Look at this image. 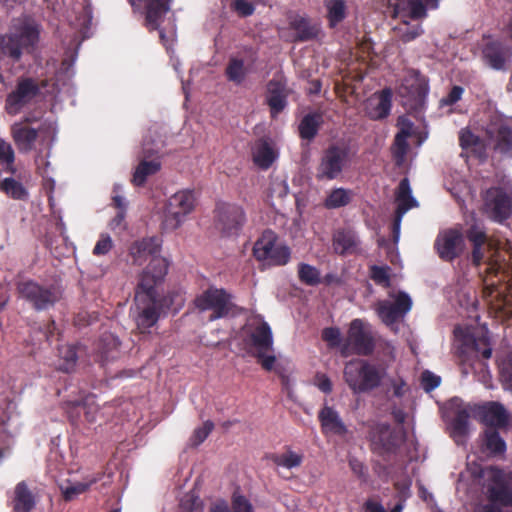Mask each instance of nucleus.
I'll return each mask as SVG.
<instances>
[{
    "mask_svg": "<svg viewBox=\"0 0 512 512\" xmlns=\"http://www.w3.org/2000/svg\"><path fill=\"white\" fill-rule=\"evenodd\" d=\"M464 238L460 230L450 228L439 233L434 242V248L440 259L452 262L464 250Z\"/></svg>",
    "mask_w": 512,
    "mask_h": 512,
    "instance_id": "a211bd4d",
    "label": "nucleus"
},
{
    "mask_svg": "<svg viewBox=\"0 0 512 512\" xmlns=\"http://www.w3.org/2000/svg\"><path fill=\"white\" fill-rule=\"evenodd\" d=\"M464 93V88L458 85H454L447 96L443 97L441 99V105L442 106H453L456 104L459 100H461L462 95Z\"/></svg>",
    "mask_w": 512,
    "mask_h": 512,
    "instance_id": "0e129e2a",
    "label": "nucleus"
},
{
    "mask_svg": "<svg viewBox=\"0 0 512 512\" xmlns=\"http://www.w3.org/2000/svg\"><path fill=\"white\" fill-rule=\"evenodd\" d=\"M441 383V378L434 373L426 370L421 375V384L426 392L436 389Z\"/></svg>",
    "mask_w": 512,
    "mask_h": 512,
    "instance_id": "052dcab7",
    "label": "nucleus"
},
{
    "mask_svg": "<svg viewBox=\"0 0 512 512\" xmlns=\"http://www.w3.org/2000/svg\"><path fill=\"white\" fill-rule=\"evenodd\" d=\"M246 223L242 206L234 203H218L215 209L216 228L224 236H237Z\"/></svg>",
    "mask_w": 512,
    "mask_h": 512,
    "instance_id": "f8f14e48",
    "label": "nucleus"
},
{
    "mask_svg": "<svg viewBox=\"0 0 512 512\" xmlns=\"http://www.w3.org/2000/svg\"><path fill=\"white\" fill-rule=\"evenodd\" d=\"M392 90L384 88L375 97L368 99L365 113L371 120H382L389 116L392 107Z\"/></svg>",
    "mask_w": 512,
    "mask_h": 512,
    "instance_id": "393cba45",
    "label": "nucleus"
},
{
    "mask_svg": "<svg viewBox=\"0 0 512 512\" xmlns=\"http://www.w3.org/2000/svg\"><path fill=\"white\" fill-rule=\"evenodd\" d=\"M169 263L165 258H154L140 275L135 289L136 324L148 330L159 320L167 299L158 293L157 287L164 281Z\"/></svg>",
    "mask_w": 512,
    "mask_h": 512,
    "instance_id": "f257e3e1",
    "label": "nucleus"
},
{
    "mask_svg": "<svg viewBox=\"0 0 512 512\" xmlns=\"http://www.w3.org/2000/svg\"><path fill=\"white\" fill-rule=\"evenodd\" d=\"M475 417L486 428L505 429L509 424V414L503 404L489 401L475 409Z\"/></svg>",
    "mask_w": 512,
    "mask_h": 512,
    "instance_id": "aec40b11",
    "label": "nucleus"
},
{
    "mask_svg": "<svg viewBox=\"0 0 512 512\" xmlns=\"http://www.w3.org/2000/svg\"><path fill=\"white\" fill-rule=\"evenodd\" d=\"M486 134L494 142L495 152L512 156V124L496 120L487 127Z\"/></svg>",
    "mask_w": 512,
    "mask_h": 512,
    "instance_id": "412c9836",
    "label": "nucleus"
},
{
    "mask_svg": "<svg viewBox=\"0 0 512 512\" xmlns=\"http://www.w3.org/2000/svg\"><path fill=\"white\" fill-rule=\"evenodd\" d=\"M17 291L22 299L38 311L53 307L61 298V293L56 286H43L33 280L19 282Z\"/></svg>",
    "mask_w": 512,
    "mask_h": 512,
    "instance_id": "1a4fd4ad",
    "label": "nucleus"
},
{
    "mask_svg": "<svg viewBox=\"0 0 512 512\" xmlns=\"http://www.w3.org/2000/svg\"><path fill=\"white\" fill-rule=\"evenodd\" d=\"M0 190L14 200L26 201L29 198L28 190L21 182L12 177L0 181Z\"/></svg>",
    "mask_w": 512,
    "mask_h": 512,
    "instance_id": "58836bf2",
    "label": "nucleus"
},
{
    "mask_svg": "<svg viewBox=\"0 0 512 512\" xmlns=\"http://www.w3.org/2000/svg\"><path fill=\"white\" fill-rule=\"evenodd\" d=\"M394 16L419 20L427 15L423 0H390Z\"/></svg>",
    "mask_w": 512,
    "mask_h": 512,
    "instance_id": "a878e982",
    "label": "nucleus"
},
{
    "mask_svg": "<svg viewBox=\"0 0 512 512\" xmlns=\"http://www.w3.org/2000/svg\"><path fill=\"white\" fill-rule=\"evenodd\" d=\"M482 451L491 456H501L506 451V443L498 429L486 428L482 435Z\"/></svg>",
    "mask_w": 512,
    "mask_h": 512,
    "instance_id": "c85d7f7f",
    "label": "nucleus"
},
{
    "mask_svg": "<svg viewBox=\"0 0 512 512\" xmlns=\"http://www.w3.org/2000/svg\"><path fill=\"white\" fill-rule=\"evenodd\" d=\"M276 158L273 148L267 141H260L253 152V161L261 169H268Z\"/></svg>",
    "mask_w": 512,
    "mask_h": 512,
    "instance_id": "4c0bfd02",
    "label": "nucleus"
},
{
    "mask_svg": "<svg viewBox=\"0 0 512 512\" xmlns=\"http://www.w3.org/2000/svg\"><path fill=\"white\" fill-rule=\"evenodd\" d=\"M353 193L345 188H334L326 196L323 206L326 209H338L347 206L352 201Z\"/></svg>",
    "mask_w": 512,
    "mask_h": 512,
    "instance_id": "e433bc0d",
    "label": "nucleus"
},
{
    "mask_svg": "<svg viewBox=\"0 0 512 512\" xmlns=\"http://www.w3.org/2000/svg\"><path fill=\"white\" fill-rule=\"evenodd\" d=\"M14 160L15 154L12 146L4 139L0 138V161L7 165V170L11 173L15 171L13 167Z\"/></svg>",
    "mask_w": 512,
    "mask_h": 512,
    "instance_id": "603ef678",
    "label": "nucleus"
},
{
    "mask_svg": "<svg viewBox=\"0 0 512 512\" xmlns=\"http://www.w3.org/2000/svg\"><path fill=\"white\" fill-rule=\"evenodd\" d=\"M231 7L240 17L251 16L255 11L254 5L247 0H234Z\"/></svg>",
    "mask_w": 512,
    "mask_h": 512,
    "instance_id": "680f3d73",
    "label": "nucleus"
},
{
    "mask_svg": "<svg viewBox=\"0 0 512 512\" xmlns=\"http://www.w3.org/2000/svg\"><path fill=\"white\" fill-rule=\"evenodd\" d=\"M35 506V495L28 488L27 483L25 481L17 483L12 498V512H31Z\"/></svg>",
    "mask_w": 512,
    "mask_h": 512,
    "instance_id": "cd10ccee",
    "label": "nucleus"
},
{
    "mask_svg": "<svg viewBox=\"0 0 512 512\" xmlns=\"http://www.w3.org/2000/svg\"><path fill=\"white\" fill-rule=\"evenodd\" d=\"M318 419L324 430H329L337 435H344L347 432L338 412L332 407L324 406L318 414Z\"/></svg>",
    "mask_w": 512,
    "mask_h": 512,
    "instance_id": "7c9ffc66",
    "label": "nucleus"
},
{
    "mask_svg": "<svg viewBox=\"0 0 512 512\" xmlns=\"http://www.w3.org/2000/svg\"><path fill=\"white\" fill-rule=\"evenodd\" d=\"M96 482V479H92L89 482H77L65 488L63 491L64 499L69 501L75 496L86 492L90 486Z\"/></svg>",
    "mask_w": 512,
    "mask_h": 512,
    "instance_id": "4d7b16f0",
    "label": "nucleus"
},
{
    "mask_svg": "<svg viewBox=\"0 0 512 512\" xmlns=\"http://www.w3.org/2000/svg\"><path fill=\"white\" fill-rule=\"evenodd\" d=\"M390 267L373 265L370 267V278L377 284L384 288H390Z\"/></svg>",
    "mask_w": 512,
    "mask_h": 512,
    "instance_id": "8fccbe9b",
    "label": "nucleus"
},
{
    "mask_svg": "<svg viewBox=\"0 0 512 512\" xmlns=\"http://www.w3.org/2000/svg\"><path fill=\"white\" fill-rule=\"evenodd\" d=\"M251 345L259 350H273V335L269 324L265 321L258 324L249 335Z\"/></svg>",
    "mask_w": 512,
    "mask_h": 512,
    "instance_id": "2f4dec72",
    "label": "nucleus"
},
{
    "mask_svg": "<svg viewBox=\"0 0 512 512\" xmlns=\"http://www.w3.org/2000/svg\"><path fill=\"white\" fill-rule=\"evenodd\" d=\"M233 512H254L250 501L243 495L233 494L232 497Z\"/></svg>",
    "mask_w": 512,
    "mask_h": 512,
    "instance_id": "e2e57ef3",
    "label": "nucleus"
},
{
    "mask_svg": "<svg viewBox=\"0 0 512 512\" xmlns=\"http://www.w3.org/2000/svg\"><path fill=\"white\" fill-rule=\"evenodd\" d=\"M213 429L214 423L211 420L205 421L202 427H198L194 430L191 437L192 445L199 446L201 443H203L208 438Z\"/></svg>",
    "mask_w": 512,
    "mask_h": 512,
    "instance_id": "6e6d98bb",
    "label": "nucleus"
},
{
    "mask_svg": "<svg viewBox=\"0 0 512 512\" xmlns=\"http://www.w3.org/2000/svg\"><path fill=\"white\" fill-rule=\"evenodd\" d=\"M134 13L144 17L143 25L149 32L158 31L161 44L167 51L172 49L175 34L167 35L161 24L171 10L173 0H128Z\"/></svg>",
    "mask_w": 512,
    "mask_h": 512,
    "instance_id": "20e7f679",
    "label": "nucleus"
},
{
    "mask_svg": "<svg viewBox=\"0 0 512 512\" xmlns=\"http://www.w3.org/2000/svg\"><path fill=\"white\" fill-rule=\"evenodd\" d=\"M376 346L375 335L371 325L359 318L350 322L347 337L341 347V355L370 356Z\"/></svg>",
    "mask_w": 512,
    "mask_h": 512,
    "instance_id": "423d86ee",
    "label": "nucleus"
},
{
    "mask_svg": "<svg viewBox=\"0 0 512 512\" xmlns=\"http://www.w3.org/2000/svg\"><path fill=\"white\" fill-rule=\"evenodd\" d=\"M303 455L287 449L281 454H271L269 459L277 466L285 467L287 469L296 468L302 465Z\"/></svg>",
    "mask_w": 512,
    "mask_h": 512,
    "instance_id": "79ce46f5",
    "label": "nucleus"
},
{
    "mask_svg": "<svg viewBox=\"0 0 512 512\" xmlns=\"http://www.w3.org/2000/svg\"><path fill=\"white\" fill-rule=\"evenodd\" d=\"M349 160L347 145L331 144L324 150L317 166V180H334L342 173Z\"/></svg>",
    "mask_w": 512,
    "mask_h": 512,
    "instance_id": "9d476101",
    "label": "nucleus"
},
{
    "mask_svg": "<svg viewBox=\"0 0 512 512\" xmlns=\"http://www.w3.org/2000/svg\"><path fill=\"white\" fill-rule=\"evenodd\" d=\"M501 377L503 382L512 391V355L509 357L507 362L503 364L501 369Z\"/></svg>",
    "mask_w": 512,
    "mask_h": 512,
    "instance_id": "774afa93",
    "label": "nucleus"
},
{
    "mask_svg": "<svg viewBox=\"0 0 512 512\" xmlns=\"http://www.w3.org/2000/svg\"><path fill=\"white\" fill-rule=\"evenodd\" d=\"M48 85L49 80L47 78L20 76L16 81L15 88L6 96L5 111L11 116L19 114L23 108L36 103L39 98H42V90Z\"/></svg>",
    "mask_w": 512,
    "mask_h": 512,
    "instance_id": "39448f33",
    "label": "nucleus"
},
{
    "mask_svg": "<svg viewBox=\"0 0 512 512\" xmlns=\"http://www.w3.org/2000/svg\"><path fill=\"white\" fill-rule=\"evenodd\" d=\"M161 169V163L157 160L146 161L142 160L136 167L132 183L135 186L141 187L147 181L149 176L156 174Z\"/></svg>",
    "mask_w": 512,
    "mask_h": 512,
    "instance_id": "c9c22d12",
    "label": "nucleus"
},
{
    "mask_svg": "<svg viewBox=\"0 0 512 512\" xmlns=\"http://www.w3.org/2000/svg\"><path fill=\"white\" fill-rule=\"evenodd\" d=\"M472 348L475 352L481 354L482 358L489 359L492 355V348L487 336H482L478 339H473Z\"/></svg>",
    "mask_w": 512,
    "mask_h": 512,
    "instance_id": "bf43d9fd",
    "label": "nucleus"
},
{
    "mask_svg": "<svg viewBox=\"0 0 512 512\" xmlns=\"http://www.w3.org/2000/svg\"><path fill=\"white\" fill-rule=\"evenodd\" d=\"M289 91L281 79H271L267 83L266 103L272 118H276L288 105Z\"/></svg>",
    "mask_w": 512,
    "mask_h": 512,
    "instance_id": "4be33fe9",
    "label": "nucleus"
},
{
    "mask_svg": "<svg viewBox=\"0 0 512 512\" xmlns=\"http://www.w3.org/2000/svg\"><path fill=\"white\" fill-rule=\"evenodd\" d=\"M466 238L472 244V246H484L488 241L486 232L481 229L478 225H472L466 231Z\"/></svg>",
    "mask_w": 512,
    "mask_h": 512,
    "instance_id": "864d4df0",
    "label": "nucleus"
},
{
    "mask_svg": "<svg viewBox=\"0 0 512 512\" xmlns=\"http://www.w3.org/2000/svg\"><path fill=\"white\" fill-rule=\"evenodd\" d=\"M84 409L83 401L67 402L65 404V411L68 416L69 422L77 427L82 422V414Z\"/></svg>",
    "mask_w": 512,
    "mask_h": 512,
    "instance_id": "3c124183",
    "label": "nucleus"
},
{
    "mask_svg": "<svg viewBox=\"0 0 512 512\" xmlns=\"http://www.w3.org/2000/svg\"><path fill=\"white\" fill-rule=\"evenodd\" d=\"M273 350H259L255 351L253 356L261 364L262 368L266 371H271L275 365L276 357Z\"/></svg>",
    "mask_w": 512,
    "mask_h": 512,
    "instance_id": "13d9d810",
    "label": "nucleus"
},
{
    "mask_svg": "<svg viewBox=\"0 0 512 512\" xmlns=\"http://www.w3.org/2000/svg\"><path fill=\"white\" fill-rule=\"evenodd\" d=\"M395 199L397 202V210L400 215H404L409 209L417 207L418 203L412 196L410 182L408 178H403L397 187Z\"/></svg>",
    "mask_w": 512,
    "mask_h": 512,
    "instance_id": "f704fd0d",
    "label": "nucleus"
},
{
    "mask_svg": "<svg viewBox=\"0 0 512 512\" xmlns=\"http://www.w3.org/2000/svg\"><path fill=\"white\" fill-rule=\"evenodd\" d=\"M488 498L493 503L504 507L512 506V473H506L500 468L491 467L489 470Z\"/></svg>",
    "mask_w": 512,
    "mask_h": 512,
    "instance_id": "2eb2a0df",
    "label": "nucleus"
},
{
    "mask_svg": "<svg viewBox=\"0 0 512 512\" xmlns=\"http://www.w3.org/2000/svg\"><path fill=\"white\" fill-rule=\"evenodd\" d=\"M298 278L302 283L309 286H316L321 282L320 271L307 263L298 265Z\"/></svg>",
    "mask_w": 512,
    "mask_h": 512,
    "instance_id": "de8ad7c7",
    "label": "nucleus"
},
{
    "mask_svg": "<svg viewBox=\"0 0 512 512\" xmlns=\"http://www.w3.org/2000/svg\"><path fill=\"white\" fill-rule=\"evenodd\" d=\"M196 204L193 190L184 189L173 194L167 203L164 225L167 229H177L190 214Z\"/></svg>",
    "mask_w": 512,
    "mask_h": 512,
    "instance_id": "9b49d317",
    "label": "nucleus"
},
{
    "mask_svg": "<svg viewBox=\"0 0 512 512\" xmlns=\"http://www.w3.org/2000/svg\"><path fill=\"white\" fill-rule=\"evenodd\" d=\"M386 373L382 365L355 359L346 363L343 378L354 394H361L379 388Z\"/></svg>",
    "mask_w": 512,
    "mask_h": 512,
    "instance_id": "7ed1b4c3",
    "label": "nucleus"
},
{
    "mask_svg": "<svg viewBox=\"0 0 512 512\" xmlns=\"http://www.w3.org/2000/svg\"><path fill=\"white\" fill-rule=\"evenodd\" d=\"M246 75L247 69L244 60L236 57L230 58L225 69L227 79L236 85H240L245 80Z\"/></svg>",
    "mask_w": 512,
    "mask_h": 512,
    "instance_id": "a19ab883",
    "label": "nucleus"
},
{
    "mask_svg": "<svg viewBox=\"0 0 512 512\" xmlns=\"http://www.w3.org/2000/svg\"><path fill=\"white\" fill-rule=\"evenodd\" d=\"M253 256L267 266H284L291 258V250L278 242L274 231L266 229L254 243Z\"/></svg>",
    "mask_w": 512,
    "mask_h": 512,
    "instance_id": "0eeeda50",
    "label": "nucleus"
},
{
    "mask_svg": "<svg viewBox=\"0 0 512 512\" xmlns=\"http://www.w3.org/2000/svg\"><path fill=\"white\" fill-rule=\"evenodd\" d=\"M179 510L180 512H203L204 504L198 495L189 493L180 500Z\"/></svg>",
    "mask_w": 512,
    "mask_h": 512,
    "instance_id": "09e8293b",
    "label": "nucleus"
},
{
    "mask_svg": "<svg viewBox=\"0 0 512 512\" xmlns=\"http://www.w3.org/2000/svg\"><path fill=\"white\" fill-rule=\"evenodd\" d=\"M429 85L418 72L405 77L398 88V94L403 100V105L410 110H421L426 102Z\"/></svg>",
    "mask_w": 512,
    "mask_h": 512,
    "instance_id": "ddd939ff",
    "label": "nucleus"
},
{
    "mask_svg": "<svg viewBox=\"0 0 512 512\" xmlns=\"http://www.w3.org/2000/svg\"><path fill=\"white\" fill-rule=\"evenodd\" d=\"M469 414L466 410H459L452 420L453 431L458 435H465L468 432Z\"/></svg>",
    "mask_w": 512,
    "mask_h": 512,
    "instance_id": "5fc2aeb1",
    "label": "nucleus"
},
{
    "mask_svg": "<svg viewBox=\"0 0 512 512\" xmlns=\"http://www.w3.org/2000/svg\"><path fill=\"white\" fill-rule=\"evenodd\" d=\"M194 305L199 311H211L209 321L228 317L235 307L232 302V295L224 288L214 286L208 287L196 296Z\"/></svg>",
    "mask_w": 512,
    "mask_h": 512,
    "instance_id": "6e6552de",
    "label": "nucleus"
},
{
    "mask_svg": "<svg viewBox=\"0 0 512 512\" xmlns=\"http://www.w3.org/2000/svg\"><path fill=\"white\" fill-rule=\"evenodd\" d=\"M59 357L63 361L60 364V370L71 372L77 363V347L75 345H63L59 348Z\"/></svg>",
    "mask_w": 512,
    "mask_h": 512,
    "instance_id": "49530a36",
    "label": "nucleus"
},
{
    "mask_svg": "<svg viewBox=\"0 0 512 512\" xmlns=\"http://www.w3.org/2000/svg\"><path fill=\"white\" fill-rule=\"evenodd\" d=\"M159 251L160 244L158 242V238L147 237L137 240L131 244L129 247V256L132 259V264L140 266L149 258H151L149 263L154 258H162L158 255Z\"/></svg>",
    "mask_w": 512,
    "mask_h": 512,
    "instance_id": "b1692460",
    "label": "nucleus"
},
{
    "mask_svg": "<svg viewBox=\"0 0 512 512\" xmlns=\"http://www.w3.org/2000/svg\"><path fill=\"white\" fill-rule=\"evenodd\" d=\"M484 212L493 221L503 223L512 216V196L502 187H492L484 197Z\"/></svg>",
    "mask_w": 512,
    "mask_h": 512,
    "instance_id": "4468645a",
    "label": "nucleus"
},
{
    "mask_svg": "<svg viewBox=\"0 0 512 512\" xmlns=\"http://www.w3.org/2000/svg\"><path fill=\"white\" fill-rule=\"evenodd\" d=\"M113 247L112 239L109 235H101L93 248V254L96 256L106 255Z\"/></svg>",
    "mask_w": 512,
    "mask_h": 512,
    "instance_id": "69168bd1",
    "label": "nucleus"
},
{
    "mask_svg": "<svg viewBox=\"0 0 512 512\" xmlns=\"http://www.w3.org/2000/svg\"><path fill=\"white\" fill-rule=\"evenodd\" d=\"M399 123H407V129H401L394 139V156L397 160L401 161L407 153L408 143L407 138L411 135L412 122L405 116L399 117Z\"/></svg>",
    "mask_w": 512,
    "mask_h": 512,
    "instance_id": "ea45409f",
    "label": "nucleus"
},
{
    "mask_svg": "<svg viewBox=\"0 0 512 512\" xmlns=\"http://www.w3.org/2000/svg\"><path fill=\"white\" fill-rule=\"evenodd\" d=\"M33 119L26 116L20 122L11 126L12 139L20 152L27 153L31 151L38 138V130L28 126Z\"/></svg>",
    "mask_w": 512,
    "mask_h": 512,
    "instance_id": "5701e85b",
    "label": "nucleus"
},
{
    "mask_svg": "<svg viewBox=\"0 0 512 512\" xmlns=\"http://www.w3.org/2000/svg\"><path fill=\"white\" fill-rule=\"evenodd\" d=\"M327 19L330 27H336L346 17V4L344 0H327Z\"/></svg>",
    "mask_w": 512,
    "mask_h": 512,
    "instance_id": "37998d69",
    "label": "nucleus"
},
{
    "mask_svg": "<svg viewBox=\"0 0 512 512\" xmlns=\"http://www.w3.org/2000/svg\"><path fill=\"white\" fill-rule=\"evenodd\" d=\"M411 307L412 300L410 296L406 292L400 291L395 296L394 302L378 301L375 311L386 326H392L403 318L411 310Z\"/></svg>",
    "mask_w": 512,
    "mask_h": 512,
    "instance_id": "f3484780",
    "label": "nucleus"
},
{
    "mask_svg": "<svg viewBox=\"0 0 512 512\" xmlns=\"http://www.w3.org/2000/svg\"><path fill=\"white\" fill-rule=\"evenodd\" d=\"M359 241L351 230L340 229L333 236V248L337 254L348 255L357 251Z\"/></svg>",
    "mask_w": 512,
    "mask_h": 512,
    "instance_id": "c756f323",
    "label": "nucleus"
},
{
    "mask_svg": "<svg viewBox=\"0 0 512 512\" xmlns=\"http://www.w3.org/2000/svg\"><path fill=\"white\" fill-rule=\"evenodd\" d=\"M395 32L403 43H408L421 36L423 34V28L421 24L411 25L406 20H403V22L395 28Z\"/></svg>",
    "mask_w": 512,
    "mask_h": 512,
    "instance_id": "a18cd8bd",
    "label": "nucleus"
},
{
    "mask_svg": "<svg viewBox=\"0 0 512 512\" xmlns=\"http://www.w3.org/2000/svg\"><path fill=\"white\" fill-rule=\"evenodd\" d=\"M41 26L32 18L25 17L8 33L0 35V53L13 63L21 60L24 52L31 53L40 38Z\"/></svg>",
    "mask_w": 512,
    "mask_h": 512,
    "instance_id": "f03ea898",
    "label": "nucleus"
},
{
    "mask_svg": "<svg viewBox=\"0 0 512 512\" xmlns=\"http://www.w3.org/2000/svg\"><path fill=\"white\" fill-rule=\"evenodd\" d=\"M373 450L379 454L395 453L403 442L404 433L393 429L388 423H376L369 430Z\"/></svg>",
    "mask_w": 512,
    "mask_h": 512,
    "instance_id": "dca6fc26",
    "label": "nucleus"
},
{
    "mask_svg": "<svg viewBox=\"0 0 512 512\" xmlns=\"http://www.w3.org/2000/svg\"><path fill=\"white\" fill-rule=\"evenodd\" d=\"M459 145L462 149H470L473 152L481 153L484 150L483 140L468 128H463L460 130Z\"/></svg>",
    "mask_w": 512,
    "mask_h": 512,
    "instance_id": "c03bdc74",
    "label": "nucleus"
},
{
    "mask_svg": "<svg viewBox=\"0 0 512 512\" xmlns=\"http://www.w3.org/2000/svg\"><path fill=\"white\" fill-rule=\"evenodd\" d=\"M322 338L332 347L339 346L341 342L340 330L335 327L325 328L322 331Z\"/></svg>",
    "mask_w": 512,
    "mask_h": 512,
    "instance_id": "338daca9",
    "label": "nucleus"
},
{
    "mask_svg": "<svg viewBox=\"0 0 512 512\" xmlns=\"http://www.w3.org/2000/svg\"><path fill=\"white\" fill-rule=\"evenodd\" d=\"M511 57V47L500 40L490 39L481 49L484 64L496 71H505Z\"/></svg>",
    "mask_w": 512,
    "mask_h": 512,
    "instance_id": "6ab92c4d",
    "label": "nucleus"
},
{
    "mask_svg": "<svg viewBox=\"0 0 512 512\" xmlns=\"http://www.w3.org/2000/svg\"><path fill=\"white\" fill-rule=\"evenodd\" d=\"M323 124V117L321 113L312 112L306 114L300 121L298 132L301 139L311 141L313 140Z\"/></svg>",
    "mask_w": 512,
    "mask_h": 512,
    "instance_id": "473e14b6",
    "label": "nucleus"
},
{
    "mask_svg": "<svg viewBox=\"0 0 512 512\" xmlns=\"http://www.w3.org/2000/svg\"><path fill=\"white\" fill-rule=\"evenodd\" d=\"M119 346L120 341L117 337L111 333H104L97 343L96 360L101 363V365H105L111 360H114L118 356Z\"/></svg>",
    "mask_w": 512,
    "mask_h": 512,
    "instance_id": "bb28decb",
    "label": "nucleus"
},
{
    "mask_svg": "<svg viewBox=\"0 0 512 512\" xmlns=\"http://www.w3.org/2000/svg\"><path fill=\"white\" fill-rule=\"evenodd\" d=\"M290 27L296 32V39L304 42L317 37L319 28L306 17L296 15L290 20Z\"/></svg>",
    "mask_w": 512,
    "mask_h": 512,
    "instance_id": "72a5a7b5",
    "label": "nucleus"
}]
</instances>
